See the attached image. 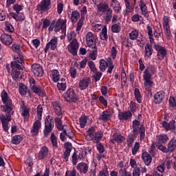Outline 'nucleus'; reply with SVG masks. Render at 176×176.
Returning a JSON list of instances; mask_svg holds the SVG:
<instances>
[{
    "label": "nucleus",
    "instance_id": "f257e3e1",
    "mask_svg": "<svg viewBox=\"0 0 176 176\" xmlns=\"http://www.w3.org/2000/svg\"><path fill=\"white\" fill-rule=\"evenodd\" d=\"M156 72V68L155 66L150 65L146 67V69L143 72V80L144 81V89L146 91L149 93L154 86V83L152 81V75H155Z\"/></svg>",
    "mask_w": 176,
    "mask_h": 176
},
{
    "label": "nucleus",
    "instance_id": "f03ea898",
    "mask_svg": "<svg viewBox=\"0 0 176 176\" xmlns=\"http://www.w3.org/2000/svg\"><path fill=\"white\" fill-rule=\"evenodd\" d=\"M103 135L101 132H96L94 127L88 129L85 139L87 141H93L96 144H98L100 140H102Z\"/></svg>",
    "mask_w": 176,
    "mask_h": 176
},
{
    "label": "nucleus",
    "instance_id": "7ed1b4c3",
    "mask_svg": "<svg viewBox=\"0 0 176 176\" xmlns=\"http://www.w3.org/2000/svg\"><path fill=\"white\" fill-rule=\"evenodd\" d=\"M132 129L134 134H140V141H144V139L145 138V126H144V125L140 124V122L137 120H135L133 121Z\"/></svg>",
    "mask_w": 176,
    "mask_h": 176
},
{
    "label": "nucleus",
    "instance_id": "20e7f679",
    "mask_svg": "<svg viewBox=\"0 0 176 176\" xmlns=\"http://www.w3.org/2000/svg\"><path fill=\"white\" fill-rule=\"evenodd\" d=\"M1 100L5 104L3 106L4 112H6V113H10V112H12V102L10 98H9V96H8V93L5 91L1 92Z\"/></svg>",
    "mask_w": 176,
    "mask_h": 176
},
{
    "label": "nucleus",
    "instance_id": "39448f33",
    "mask_svg": "<svg viewBox=\"0 0 176 176\" xmlns=\"http://www.w3.org/2000/svg\"><path fill=\"white\" fill-rule=\"evenodd\" d=\"M63 98L67 102H76L78 101V94L72 88H69L63 94Z\"/></svg>",
    "mask_w": 176,
    "mask_h": 176
},
{
    "label": "nucleus",
    "instance_id": "423d86ee",
    "mask_svg": "<svg viewBox=\"0 0 176 176\" xmlns=\"http://www.w3.org/2000/svg\"><path fill=\"white\" fill-rule=\"evenodd\" d=\"M54 28L55 32L61 31L62 34L65 35L67 32V20L59 19L54 25Z\"/></svg>",
    "mask_w": 176,
    "mask_h": 176
},
{
    "label": "nucleus",
    "instance_id": "0eeeda50",
    "mask_svg": "<svg viewBox=\"0 0 176 176\" xmlns=\"http://www.w3.org/2000/svg\"><path fill=\"white\" fill-rule=\"evenodd\" d=\"M30 107L25 105V102L23 100H21L20 113L24 122H28L30 120Z\"/></svg>",
    "mask_w": 176,
    "mask_h": 176
},
{
    "label": "nucleus",
    "instance_id": "6e6552de",
    "mask_svg": "<svg viewBox=\"0 0 176 176\" xmlns=\"http://www.w3.org/2000/svg\"><path fill=\"white\" fill-rule=\"evenodd\" d=\"M97 41V35L91 32H89L86 34V43L90 49H96V42Z\"/></svg>",
    "mask_w": 176,
    "mask_h": 176
},
{
    "label": "nucleus",
    "instance_id": "1a4fd4ad",
    "mask_svg": "<svg viewBox=\"0 0 176 176\" xmlns=\"http://www.w3.org/2000/svg\"><path fill=\"white\" fill-rule=\"evenodd\" d=\"M50 9H52L51 0H42L36 7V10H38V12H45L50 10Z\"/></svg>",
    "mask_w": 176,
    "mask_h": 176
},
{
    "label": "nucleus",
    "instance_id": "9d476101",
    "mask_svg": "<svg viewBox=\"0 0 176 176\" xmlns=\"http://www.w3.org/2000/svg\"><path fill=\"white\" fill-rule=\"evenodd\" d=\"M154 49L157 52V58L160 61H162L167 56V49L166 47L158 44H155Z\"/></svg>",
    "mask_w": 176,
    "mask_h": 176
},
{
    "label": "nucleus",
    "instance_id": "9b49d317",
    "mask_svg": "<svg viewBox=\"0 0 176 176\" xmlns=\"http://www.w3.org/2000/svg\"><path fill=\"white\" fill-rule=\"evenodd\" d=\"M164 31L168 41L171 39V31L170 30V18L167 16H164L162 19Z\"/></svg>",
    "mask_w": 176,
    "mask_h": 176
},
{
    "label": "nucleus",
    "instance_id": "f8f14e48",
    "mask_svg": "<svg viewBox=\"0 0 176 176\" xmlns=\"http://www.w3.org/2000/svg\"><path fill=\"white\" fill-rule=\"evenodd\" d=\"M91 84V78H90V77H84L80 78L78 82V89L81 91L86 90Z\"/></svg>",
    "mask_w": 176,
    "mask_h": 176
},
{
    "label": "nucleus",
    "instance_id": "ddd939ff",
    "mask_svg": "<svg viewBox=\"0 0 176 176\" xmlns=\"http://www.w3.org/2000/svg\"><path fill=\"white\" fill-rule=\"evenodd\" d=\"M12 68V77L14 80H20L21 79V74L20 73L21 69H23L21 66H15L14 65H11Z\"/></svg>",
    "mask_w": 176,
    "mask_h": 176
},
{
    "label": "nucleus",
    "instance_id": "4468645a",
    "mask_svg": "<svg viewBox=\"0 0 176 176\" xmlns=\"http://www.w3.org/2000/svg\"><path fill=\"white\" fill-rule=\"evenodd\" d=\"M58 45V38L56 36H53L50 41L46 45L45 48V52L47 53L49 49L51 50H56L57 49V45Z\"/></svg>",
    "mask_w": 176,
    "mask_h": 176
},
{
    "label": "nucleus",
    "instance_id": "2eb2a0df",
    "mask_svg": "<svg viewBox=\"0 0 176 176\" xmlns=\"http://www.w3.org/2000/svg\"><path fill=\"white\" fill-rule=\"evenodd\" d=\"M78 49H79V45L78 44V40L74 39L68 46V50L73 56H76L78 54Z\"/></svg>",
    "mask_w": 176,
    "mask_h": 176
},
{
    "label": "nucleus",
    "instance_id": "dca6fc26",
    "mask_svg": "<svg viewBox=\"0 0 176 176\" xmlns=\"http://www.w3.org/2000/svg\"><path fill=\"white\" fill-rule=\"evenodd\" d=\"M42 127V123L41 122V120H36L32 126V129L30 131L32 137H36L38 135L39 133V129Z\"/></svg>",
    "mask_w": 176,
    "mask_h": 176
},
{
    "label": "nucleus",
    "instance_id": "f3484780",
    "mask_svg": "<svg viewBox=\"0 0 176 176\" xmlns=\"http://www.w3.org/2000/svg\"><path fill=\"white\" fill-rule=\"evenodd\" d=\"M126 138L122 135V134L115 133L111 137V142H112V144H116V142H117V144H122V142H124Z\"/></svg>",
    "mask_w": 176,
    "mask_h": 176
},
{
    "label": "nucleus",
    "instance_id": "a211bd4d",
    "mask_svg": "<svg viewBox=\"0 0 176 176\" xmlns=\"http://www.w3.org/2000/svg\"><path fill=\"white\" fill-rule=\"evenodd\" d=\"M24 64V56H23V54L21 52L20 54H16L14 55V61L11 63V65H15L16 67H21V65Z\"/></svg>",
    "mask_w": 176,
    "mask_h": 176
},
{
    "label": "nucleus",
    "instance_id": "6ab92c4d",
    "mask_svg": "<svg viewBox=\"0 0 176 176\" xmlns=\"http://www.w3.org/2000/svg\"><path fill=\"white\" fill-rule=\"evenodd\" d=\"M124 3L125 5V10H124V16H129L130 13L134 12V8L131 5V0H124Z\"/></svg>",
    "mask_w": 176,
    "mask_h": 176
},
{
    "label": "nucleus",
    "instance_id": "aec40b11",
    "mask_svg": "<svg viewBox=\"0 0 176 176\" xmlns=\"http://www.w3.org/2000/svg\"><path fill=\"white\" fill-rule=\"evenodd\" d=\"M32 72L35 76L41 77L43 76V69L39 64H33L32 65Z\"/></svg>",
    "mask_w": 176,
    "mask_h": 176
},
{
    "label": "nucleus",
    "instance_id": "412c9836",
    "mask_svg": "<svg viewBox=\"0 0 176 176\" xmlns=\"http://www.w3.org/2000/svg\"><path fill=\"white\" fill-rule=\"evenodd\" d=\"M162 126L166 130V131H174L175 130V122L174 120L170 121V122H167L166 121H163L162 122Z\"/></svg>",
    "mask_w": 176,
    "mask_h": 176
},
{
    "label": "nucleus",
    "instance_id": "4be33fe9",
    "mask_svg": "<svg viewBox=\"0 0 176 176\" xmlns=\"http://www.w3.org/2000/svg\"><path fill=\"white\" fill-rule=\"evenodd\" d=\"M166 97V93L164 91H159L154 95V102L155 104H161Z\"/></svg>",
    "mask_w": 176,
    "mask_h": 176
},
{
    "label": "nucleus",
    "instance_id": "5701e85b",
    "mask_svg": "<svg viewBox=\"0 0 176 176\" xmlns=\"http://www.w3.org/2000/svg\"><path fill=\"white\" fill-rule=\"evenodd\" d=\"M111 116H112V111L109 109L100 113L99 116V119L100 120H102L103 122H108V120L111 119Z\"/></svg>",
    "mask_w": 176,
    "mask_h": 176
},
{
    "label": "nucleus",
    "instance_id": "b1692460",
    "mask_svg": "<svg viewBox=\"0 0 176 176\" xmlns=\"http://www.w3.org/2000/svg\"><path fill=\"white\" fill-rule=\"evenodd\" d=\"M50 77L54 83H57L60 80V72L57 69H52L50 72Z\"/></svg>",
    "mask_w": 176,
    "mask_h": 176
},
{
    "label": "nucleus",
    "instance_id": "393cba45",
    "mask_svg": "<svg viewBox=\"0 0 176 176\" xmlns=\"http://www.w3.org/2000/svg\"><path fill=\"white\" fill-rule=\"evenodd\" d=\"M76 168L80 174H87L89 171V165L85 162H80L78 164Z\"/></svg>",
    "mask_w": 176,
    "mask_h": 176
},
{
    "label": "nucleus",
    "instance_id": "a878e982",
    "mask_svg": "<svg viewBox=\"0 0 176 176\" xmlns=\"http://www.w3.org/2000/svg\"><path fill=\"white\" fill-rule=\"evenodd\" d=\"M152 54H153L152 43H147L144 47V57L145 58H149Z\"/></svg>",
    "mask_w": 176,
    "mask_h": 176
},
{
    "label": "nucleus",
    "instance_id": "bb28decb",
    "mask_svg": "<svg viewBox=\"0 0 176 176\" xmlns=\"http://www.w3.org/2000/svg\"><path fill=\"white\" fill-rule=\"evenodd\" d=\"M1 41L2 43H3V45L10 46V45H12L13 40L12 39V36H10V35L3 34L1 36Z\"/></svg>",
    "mask_w": 176,
    "mask_h": 176
},
{
    "label": "nucleus",
    "instance_id": "cd10ccee",
    "mask_svg": "<svg viewBox=\"0 0 176 176\" xmlns=\"http://www.w3.org/2000/svg\"><path fill=\"white\" fill-rule=\"evenodd\" d=\"M110 5L115 13H120L122 11V7L118 0H111Z\"/></svg>",
    "mask_w": 176,
    "mask_h": 176
},
{
    "label": "nucleus",
    "instance_id": "c85d7f7f",
    "mask_svg": "<svg viewBox=\"0 0 176 176\" xmlns=\"http://www.w3.org/2000/svg\"><path fill=\"white\" fill-rule=\"evenodd\" d=\"M49 155V149L46 146H43L40 150L37 158L38 160H43Z\"/></svg>",
    "mask_w": 176,
    "mask_h": 176
},
{
    "label": "nucleus",
    "instance_id": "c756f323",
    "mask_svg": "<svg viewBox=\"0 0 176 176\" xmlns=\"http://www.w3.org/2000/svg\"><path fill=\"white\" fill-rule=\"evenodd\" d=\"M142 159L146 166H151L152 163V156L148 152H143L142 154Z\"/></svg>",
    "mask_w": 176,
    "mask_h": 176
},
{
    "label": "nucleus",
    "instance_id": "7c9ffc66",
    "mask_svg": "<svg viewBox=\"0 0 176 176\" xmlns=\"http://www.w3.org/2000/svg\"><path fill=\"white\" fill-rule=\"evenodd\" d=\"M109 9L111 8L107 3L101 2L97 5L98 13H105Z\"/></svg>",
    "mask_w": 176,
    "mask_h": 176
},
{
    "label": "nucleus",
    "instance_id": "2f4dec72",
    "mask_svg": "<svg viewBox=\"0 0 176 176\" xmlns=\"http://www.w3.org/2000/svg\"><path fill=\"white\" fill-rule=\"evenodd\" d=\"M52 105L54 108L56 115H57V116H63V111H61V106H60V102H52Z\"/></svg>",
    "mask_w": 176,
    "mask_h": 176
},
{
    "label": "nucleus",
    "instance_id": "473e14b6",
    "mask_svg": "<svg viewBox=\"0 0 176 176\" xmlns=\"http://www.w3.org/2000/svg\"><path fill=\"white\" fill-rule=\"evenodd\" d=\"M61 119H63V116H58L54 118L55 126L59 131L64 130V125H63Z\"/></svg>",
    "mask_w": 176,
    "mask_h": 176
},
{
    "label": "nucleus",
    "instance_id": "72a5a7b5",
    "mask_svg": "<svg viewBox=\"0 0 176 176\" xmlns=\"http://www.w3.org/2000/svg\"><path fill=\"white\" fill-rule=\"evenodd\" d=\"M132 114L129 111L120 112L118 114V119L120 120H129L131 118Z\"/></svg>",
    "mask_w": 176,
    "mask_h": 176
},
{
    "label": "nucleus",
    "instance_id": "f704fd0d",
    "mask_svg": "<svg viewBox=\"0 0 176 176\" xmlns=\"http://www.w3.org/2000/svg\"><path fill=\"white\" fill-rule=\"evenodd\" d=\"M0 120L1 122V124H6V123H9L10 120H12V116H10V113H6V115L5 114H0Z\"/></svg>",
    "mask_w": 176,
    "mask_h": 176
},
{
    "label": "nucleus",
    "instance_id": "c9c22d12",
    "mask_svg": "<svg viewBox=\"0 0 176 176\" xmlns=\"http://www.w3.org/2000/svg\"><path fill=\"white\" fill-rule=\"evenodd\" d=\"M57 89L61 91H65L67 89V81L65 78H62L60 80L58 81Z\"/></svg>",
    "mask_w": 176,
    "mask_h": 176
},
{
    "label": "nucleus",
    "instance_id": "e433bc0d",
    "mask_svg": "<svg viewBox=\"0 0 176 176\" xmlns=\"http://www.w3.org/2000/svg\"><path fill=\"white\" fill-rule=\"evenodd\" d=\"M157 141L159 144H167L168 136L166 133H161L157 135Z\"/></svg>",
    "mask_w": 176,
    "mask_h": 176
},
{
    "label": "nucleus",
    "instance_id": "4c0bfd02",
    "mask_svg": "<svg viewBox=\"0 0 176 176\" xmlns=\"http://www.w3.org/2000/svg\"><path fill=\"white\" fill-rule=\"evenodd\" d=\"M140 7L142 10V14H143L144 17H149V13H148V8L146 7V5L144 2V0H140Z\"/></svg>",
    "mask_w": 176,
    "mask_h": 176
},
{
    "label": "nucleus",
    "instance_id": "58836bf2",
    "mask_svg": "<svg viewBox=\"0 0 176 176\" xmlns=\"http://www.w3.org/2000/svg\"><path fill=\"white\" fill-rule=\"evenodd\" d=\"M80 17V13L78 12V10H74L72 12L71 16H70V20L72 23H75L78 20H79Z\"/></svg>",
    "mask_w": 176,
    "mask_h": 176
},
{
    "label": "nucleus",
    "instance_id": "ea45409f",
    "mask_svg": "<svg viewBox=\"0 0 176 176\" xmlns=\"http://www.w3.org/2000/svg\"><path fill=\"white\" fill-rule=\"evenodd\" d=\"M54 127V124H45V129L43 130L44 137H49V135L52 133Z\"/></svg>",
    "mask_w": 176,
    "mask_h": 176
},
{
    "label": "nucleus",
    "instance_id": "a19ab883",
    "mask_svg": "<svg viewBox=\"0 0 176 176\" xmlns=\"http://www.w3.org/2000/svg\"><path fill=\"white\" fill-rule=\"evenodd\" d=\"M146 30L150 43L153 45V43H155V39L153 38V30H152V27L147 25Z\"/></svg>",
    "mask_w": 176,
    "mask_h": 176
},
{
    "label": "nucleus",
    "instance_id": "79ce46f5",
    "mask_svg": "<svg viewBox=\"0 0 176 176\" xmlns=\"http://www.w3.org/2000/svg\"><path fill=\"white\" fill-rule=\"evenodd\" d=\"M168 152H174V150L176 149V140L175 138H173L168 143Z\"/></svg>",
    "mask_w": 176,
    "mask_h": 176
},
{
    "label": "nucleus",
    "instance_id": "37998d69",
    "mask_svg": "<svg viewBox=\"0 0 176 176\" xmlns=\"http://www.w3.org/2000/svg\"><path fill=\"white\" fill-rule=\"evenodd\" d=\"M23 140V138L21 136V135H14L11 139V144H13L14 145H19V144H20Z\"/></svg>",
    "mask_w": 176,
    "mask_h": 176
},
{
    "label": "nucleus",
    "instance_id": "c03bdc74",
    "mask_svg": "<svg viewBox=\"0 0 176 176\" xmlns=\"http://www.w3.org/2000/svg\"><path fill=\"white\" fill-rule=\"evenodd\" d=\"M50 141L54 149H58V143L57 142V137H56L54 133H52L50 136Z\"/></svg>",
    "mask_w": 176,
    "mask_h": 176
},
{
    "label": "nucleus",
    "instance_id": "a18cd8bd",
    "mask_svg": "<svg viewBox=\"0 0 176 176\" xmlns=\"http://www.w3.org/2000/svg\"><path fill=\"white\" fill-rule=\"evenodd\" d=\"M31 87V90L33 91V93H35V94H38V96H42L43 94V90H42V88L39 85H33Z\"/></svg>",
    "mask_w": 176,
    "mask_h": 176
},
{
    "label": "nucleus",
    "instance_id": "49530a36",
    "mask_svg": "<svg viewBox=\"0 0 176 176\" xmlns=\"http://www.w3.org/2000/svg\"><path fill=\"white\" fill-rule=\"evenodd\" d=\"M65 146L66 148V150L64 153V156H65V159L67 160L68 159V157L69 156V155H71V148L72 145L69 142H66L65 143Z\"/></svg>",
    "mask_w": 176,
    "mask_h": 176
},
{
    "label": "nucleus",
    "instance_id": "de8ad7c7",
    "mask_svg": "<svg viewBox=\"0 0 176 176\" xmlns=\"http://www.w3.org/2000/svg\"><path fill=\"white\" fill-rule=\"evenodd\" d=\"M108 30L107 29V26H104L102 29V32L100 34V38L102 41H107L108 39Z\"/></svg>",
    "mask_w": 176,
    "mask_h": 176
},
{
    "label": "nucleus",
    "instance_id": "09e8293b",
    "mask_svg": "<svg viewBox=\"0 0 176 176\" xmlns=\"http://www.w3.org/2000/svg\"><path fill=\"white\" fill-rule=\"evenodd\" d=\"M134 96L137 102L141 104L142 102V96H141V92L138 88L134 89Z\"/></svg>",
    "mask_w": 176,
    "mask_h": 176
},
{
    "label": "nucleus",
    "instance_id": "8fccbe9b",
    "mask_svg": "<svg viewBox=\"0 0 176 176\" xmlns=\"http://www.w3.org/2000/svg\"><path fill=\"white\" fill-rule=\"evenodd\" d=\"M139 32L136 29H133L129 34V36L131 41H135L138 38Z\"/></svg>",
    "mask_w": 176,
    "mask_h": 176
},
{
    "label": "nucleus",
    "instance_id": "3c124183",
    "mask_svg": "<svg viewBox=\"0 0 176 176\" xmlns=\"http://www.w3.org/2000/svg\"><path fill=\"white\" fill-rule=\"evenodd\" d=\"M79 124L81 129H85V126L87 124V117L85 116H81L79 119Z\"/></svg>",
    "mask_w": 176,
    "mask_h": 176
},
{
    "label": "nucleus",
    "instance_id": "603ef678",
    "mask_svg": "<svg viewBox=\"0 0 176 176\" xmlns=\"http://www.w3.org/2000/svg\"><path fill=\"white\" fill-rule=\"evenodd\" d=\"M122 30V26L120 25V23H115L111 26V31L112 32H114L116 34H119V32Z\"/></svg>",
    "mask_w": 176,
    "mask_h": 176
},
{
    "label": "nucleus",
    "instance_id": "864d4df0",
    "mask_svg": "<svg viewBox=\"0 0 176 176\" xmlns=\"http://www.w3.org/2000/svg\"><path fill=\"white\" fill-rule=\"evenodd\" d=\"M19 90L21 96H25L27 94V90H28L27 86H25L23 83L19 85Z\"/></svg>",
    "mask_w": 176,
    "mask_h": 176
},
{
    "label": "nucleus",
    "instance_id": "5fc2aeb1",
    "mask_svg": "<svg viewBox=\"0 0 176 176\" xmlns=\"http://www.w3.org/2000/svg\"><path fill=\"white\" fill-rule=\"evenodd\" d=\"M112 13L113 11L111 8H109L107 11H106V16H105V21L106 23H109L111 19H112Z\"/></svg>",
    "mask_w": 176,
    "mask_h": 176
},
{
    "label": "nucleus",
    "instance_id": "6e6d98bb",
    "mask_svg": "<svg viewBox=\"0 0 176 176\" xmlns=\"http://www.w3.org/2000/svg\"><path fill=\"white\" fill-rule=\"evenodd\" d=\"M102 25L101 24H98L96 23H92V30L94 32H100V31H101V30H102Z\"/></svg>",
    "mask_w": 176,
    "mask_h": 176
},
{
    "label": "nucleus",
    "instance_id": "4d7b16f0",
    "mask_svg": "<svg viewBox=\"0 0 176 176\" xmlns=\"http://www.w3.org/2000/svg\"><path fill=\"white\" fill-rule=\"evenodd\" d=\"M99 68H100V71L104 72V71H105L107 69V68H108V63H107V61H105V60L102 59L100 61Z\"/></svg>",
    "mask_w": 176,
    "mask_h": 176
},
{
    "label": "nucleus",
    "instance_id": "13d9d810",
    "mask_svg": "<svg viewBox=\"0 0 176 176\" xmlns=\"http://www.w3.org/2000/svg\"><path fill=\"white\" fill-rule=\"evenodd\" d=\"M43 113V108L41 104H38L36 108L37 118L42 120V113Z\"/></svg>",
    "mask_w": 176,
    "mask_h": 176
},
{
    "label": "nucleus",
    "instance_id": "bf43d9fd",
    "mask_svg": "<svg viewBox=\"0 0 176 176\" xmlns=\"http://www.w3.org/2000/svg\"><path fill=\"white\" fill-rule=\"evenodd\" d=\"M12 17L16 20V21H23V20H24V14L16 12V14H14Z\"/></svg>",
    "mask_w": 176,
    "mask_h": 176
},
{
    "label": "nucleus",
    "instance_id": "052dcab7",
    "mask_svg": "<svg viewBox=\"0 0 176 176\" xmlns=\"http://www.w3.org/2000/svg\"><path fill=\"white\" fill-rule=\"evenodd\" d=\"M140 142H135L133 147L132 148V155H133V156H135V155H137V152L140 151Z\"/></svg>",
    "mask_w": 176,
    "mask_h": 176
},
{
    "label": "nucleus",
    "instance_id": "680f3d73",
    "mask_svg": "<svg viewBox=\"0 0 176 176\" xmlns=\"http://www.w3.org/2000/svg\"><path fill=\"white\" fill-rule=\"evenodd\" d=\"M107 72L109 74H112V71L113 70V68H115V66H113V62H112V60L109 59L107 60Z\"/></svg>",
    "mask_w": 176,
    "mask_h": 176
},
{
    "label": "nucleus",
    "instance_id": "e2e57ef3",
    "mask_svg": "<svg viewBox=\"0 0 176 176\" xmlns=\"http://www.w3.org/2000/svg\"><path fill=\"white\" fill-rule=\"evenodd\" d=\"M110 54L113 60H115V58H116V56H118V47H112L110 51Z\"/></svg>",
    "mask_w": 176,
    "mask_h": 176
},
{
    "label": "nucleus",
    "instance_id": "0e129e2a",
    "mask_svg": "<svg viewBox=\"0 0 176 176\" xmlns=\"http://www.w3.org/2000/svg\"><path fill=\"white\" fill-rule=\"evenodd\" d=\"M135 41H136V43L139 45L140 47H144V46L145 45V40H144L141 37L138 36V38Z\"/></svg>",
    "mask_w": 176,
    "mask_h": 176
},
{
    "label": "nucleus",
    "instance_id": "69168bd1",
    "mask_svg": "<svg viewBox=\"0 0 176 176\" xmlns=\"http://www.w3.org/2000/svg\"><path fill=\"white\" fill-rule=\"evenodd\" d=\"M5 30L7 32H13L14 31V28H13L12 24L9 22H6Z\"/></svg>",
    "mask_w": 176,
    "mask_h": 176
},
{
    "label": "nucleus",
    "instance_id": "338daca9",
    "mask_svg": "<svg viewBox=\"0 0 176 176\" xmlns=\"http://www.w3.org/2000/svg\"><path fill=\"white\" fill-rule=\"evenodd\" d=\"M64 10V4L61 2L57 3V13L58 14H61Z\"/></svg>",
    "mask_w": 176,
    "mask_h": 176
},
{
    "label": "nucleus",
    "instance_id": "774afa93",
    "mask_svg": "<svg viewBox=\"0 0 176 176\" xmlns=\"http://www.w3.org/2000/svg\"><path fill=\"white\" fill-rule=\"evenodd\" d=\"M119 175L120 176H129L131 175L130 173L127 172L125 169H119Z\"/></svg>",
    "mask_w": 176,
    "mask_h": 176
}]
</instances>
